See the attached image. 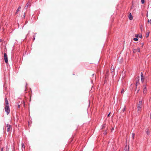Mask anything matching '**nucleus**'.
Segmentation results:
<instances>
[{
	"label": "nucleus",
	"mask_w": 151,
	"mask_h": 151,
	"mask_svg": "<svg viewBox=\"0 0 151 151\" xmlns=\"http://www.w3.org/2000/svg\"><path fill=\"white\" fill-rule=\"evenodd\" d=\"M5 110L7 114L8 115L10 112V109L9 106H6L5 107Z\"/></svg>",
	"instance_id": "f257e3e1"
},
{
	"label": "nucleus",
	"mask_w": 151,
	"mask_h": 151,
	"mask_svg": "<svg viewBox=\"0 0 151 151\" xmlns=\"http://www.w3.org/2000/svg\"><path fill=\"white\" fill-rule=\"evenodd\" d=\"M142 101L141 100L139 101V103L138 104V111H140L141 110V109L142 107Z\"/></svg>",
	"instance_id": "f03ea898"
},
{
	"label": "nucleus",
	"mask_w": 151,
	"mask_h": 151,
	"mask_svg": "<svg viewBox=\"0 0 151 151\" xmlns=\"http://www.w3.org/2000/svg\"><path fill=\"white\" fill-rule=\"evenodd\" d=\"M139 77H137L135 78V81H136V86L137 87V86H138L139 85Z\"/></svg>",
	"instance_id": "7ed1b4c3"
},
{
	"label": "nucleus",
	"mask_w": 151,
	"mask_h": 151,
	"mask_svg": "<svg viewBox=\"0 0 151 151\" xmlns=\"http://www.w3.org/2000/svg\"><path fill=\"white\" fill-rule=\"evenodd\" d=\"M4 59L5 60V62L7 63L8 62V58L7 54L6 53H5L4 54Z\"/></svg>",
	"instance_id": "20e7f679"
},
{
	"label": "nucleus",
	"mask_w": 151,
	"mask_h": 151,
	"mask_svg": "<svg viewBox=\"0 0 151 151\" xmlns=\"http://www.w3.org/2000/svg\"><path fill=\"white\" fill-rule=\"evenodd\" d=\"M31 3L29 2V1L26 4V6L24 8V9L25 10H26L30 6V4Z\"/></svg>",
	"instance_id": "39448f33"
},
{
	"label": "nucleus",
	"mask_w": 151,
	"mask_h": 151,
	"mask_svg": "<svg viewBox=\"0 0 151 151\" xmlns=\"http://www.w3.org/2000/svg\"><path fill=\"white\" fill-rule=\"evenodd\" d=\"M5 102L6 106H9V102L6 97L5 98Z\"/></svg>",
	"instance_id": "423d86ee"
},
{
	"label": "nucleus",
	"mask_w": 151,
	"mask_h": 151,
	"mask_svg": "<svg viewBox=\"0 0 151 151\" xmlns=\"http://www.w3.org/2000/svg\"><path fill=\"white\" fill-rule=\"evenodd\" d=\"M128 18L130 20H132L133 19V17L131 15V13H130L128 16Z\"/></svg>",
	"instance_id": "0eeeda50"
},
{
	"label": "nucleus",
	"mask_w": 151,
	"mask_h": 151,
	"mask_svg": "<svg viewBox=\"0 0 151 151\" xmlns=\"http://www.w3.org/2000/svg\"><path fill=\"white\" fill-rule=\"evenodd\" d=\"M143 91L144 94L146 93L147 92V88L146 86L145 85L144 88L143 89Z\"/></svg>",
	"instance_id": "6e6552de"
},
{
	"label": "nucleus",
	"mask_w": 151,
	"mask_h": 151,
	"mask_svg": "<svg viewBox=\"0 0 151 151\" xmlns=\"http://www.w3.org/2000/svg\"><path fill=\"white\" fill-rule=\"evenodd\" d=\"M21 8V7L20 6H19L18 7V9L16 10V12H15V14H17L18 13V12L20 10Z\"/></svg>",
	"instance_id": "1a4fd4ad"
},
{
	"label": "nucleus",
	"mask_w": 151,
	"mask_h": 151,
	"mask_svg": "<svg viewBox=\"0 0 151 151\" xmlns=\"http://www.w3.org/2000/svg\"><path fill=\"white\" fill-rule=\"evenodd\" d=\"M146 132L148 135H149L150 134V132L147 129H146Z\"/></svg>",
	"instance_id": "9d476101"
},
{
	"label": "nucleus",
	"mask_w": 151,
	"mask_h": 151,
	"mask_svg": "<svg viewBox=\"0 0 151 151\" xmlns=\"http://www.w3.org/2000/svg\"><path fill=\"white\" fill-rule=\"evenodd\" d=\"M7 127V131L8 132H9L10 130V129L11 128V127Z\"/></svg>",
	"instance_id": "9b49d317"
},
{
	"label": "nucleus",
	"mask_w": 151,
	"mask_h": 151,
	"mask_svg": "<svg viewBox=\"0 0 151 151\" xmlns=\"http://www.w3.org/2000/svg\"><path fill=\"white\" fill-rule=\"evenodd\" d=\"M141 78H144V76H143V74L141 72Z\"/></svg>",
	"instance_id": "f8f14e48"
},
{
	"label": "nucleus",
	"mask_w": 151,
	"mask_h": 151,
	"mask_svg": "<svg viewBox=\"0 0 151 151\" xmlns=\"http://www.w3.org/2000/svg\"><path fill=\"white\" fill-rule=\"evenodd\" d=\"M125 109H126V108H125V106L124 108L122 109V112H124L125 111Z\"/></svg>",
	"instance_id": "ddd939ff"
},
{
	"label": "nucleus",
	"mask_w": 151,
	"mask_h": 151,
	"mask_svg": "<svg viewBox=\"0 0 151 151\" xmlns=\"http://www.w3.org/2000/svg\"><path fill=\"white\" fill-rule=\"evenodd\" d=\"M132 137L133 139H134V137L135 136V134L134 133H133L132 134Z\"/></svg>",
	"instance_id": "4468645a"
},
{
	"label": "nucleus",
	"mask_w": 151,
	"mask_h": 151,
	"mask_svg": "<svg viewBox=\"0 0 151 151\" xmlns=\"http://www.w3.org/2000/svg\"><path fill=\"white\" fill-rule=\"evenodd\" d=\"M137 51L138 52H140V49L139 48H137Z\"/></svg>",
	"instance_id": "2eb2a0df"
},
{
	"label": "nucleus",
	"mask_w": 151,
	"mask_h": 151,
	"mask_svg": "<svg viewBox=\"0 0 151 151\" xmlns=\"http://www.w3.org/2000/svg\"><path fill=\"white\" fill-rule=\"evenodd\" d=\"M133 40L135 41H137L138 40V39L137 38H134Z\"/></svg>",
	"instance_id": "dca6fc26"
},
{
	"label": "nucleus",
	"mask_w": 151,
	"mask_h": 151,
	"mask_svg": "<svg viewBox=\"0 0 151 151\" xmlns=\"http://www.w3.org/2000/svg\"><path fill=\"white\" fill-rule=\"evenodd\" d=\"M124 151H127V145H126L124 149Z\"/></svg>",
	"instance_id": "f3484780"
},
{
	"label": "nucleus",
	"mask_w": 151,
	"mask_h": 151,
	"mask_svg": "<svg viewBox=\"0 0 151 151\" xmlns=\"http://www.w3.org/2000/svg\"><path fill=\"white\" fill-rule=\"evenodd\" d=\"M135 37H140V36L138 34H136L135 35Z\"/></svg>",
	"instance_id": "a211bd4d"
},
{
	"label": "nucleus",
	"mask_w": 151,
	"mask_h": 151,
	"mask_svg": "<svg viewBox=\"0 0 151 151\" xmlns=\"http://www.w3.org/2000/svg\"><path fill=\"white\" fill-rule=\"evenodd\" d=\"M124 89H122V90L121 91V93L122 94L124 93Z\"/></svg>",
	"instance_id": "6ab92c4d"
},
{
	"label": "nucleus",
	"mask_w": 151,
	"mask_h": 151,
	"mask_svg": "<svg viewBox=\"0 0 151 151\" xmlns=\"http://www.w3.org/2000/svg\"><path fill=\"white\" fill-rule=\"evenodd\" d=\"M148 22L150 23V24H151V19L150 20L148 19Z\"/></svg>",
	"instance_id": "aec40b11"
},
{
	"label": "nucleus",
	"mask_w": 151,
	"mask_h": 151,
	"mask_svg": "<svg viewBox=\"0 0 151 151\" xmlns=\"http://www.w3.org/2000/svg\"><path fill=\"white\" fill-rule=\"evenodd\" d=\"M141 2L142 4H144L145 2V0H141Z\"/></svg>",
	"instance_id": "412c9836"
},
{
	"label": "nucleus",
	"mask_w": 151,
	"mask_h": 151,
	"mask_svg": "<svg viewBox=\"0 0 151 151\" xmlns=\"http://www.w3.org/2000/svg\"><path fill=\"white\" fill-rule=\"evenodd\" d=\"M149 32H147L146 34V37L147 38L149 36Z\"/></svg>",
	"instance_id": "4be33fe9"
},
{
	"label": "nucleus",
	"mask_w": 151,
	"mask_h": 151,
	"mask_svg": "<svg viewBox=\"0 0 151 151\" xmlns=\"http://www.w3.org/2000/svg\"><path fill=\"white\" fill-rule=\"evenodd\" d=\"M6 126L7 127H12V126L9 124H7L6 125Z\"/></svg>",
	"instance_id": "5701e85b"
},
{
	"label": "nucleus",
	"mask_w": 151,
	"mask_h": 151,
	"mask_svg": "<svg viewBox=\"0 0 151 151\" xmlns=\"http://www.w3.org/2000/svg\"><path fill=\"white\" fill-rule=\"evenodd\" d=\"M141 81L142 82H144V78H141Z\"/></svg>",
	"instance_id": "b1692460"
},
{
	"label": "nucleus",
	"mask_w": 151,
	"mask_h": 151,
	"mask_svg": "<svg viewBox=\"0 0 151 151\" xmlns=\"http://www.w3.org/2000/svg\"><path fill=\"white\" fill-rule=\"evenodd\" d=\"M141 47H143V45H144V43H141Z\"/></svg>",
	"instance_id": "393cba45"
},
{
	"label": "nucleus",
	"mask_w": 151,
	"mask_h": 151,
	"mask_svg": "<svg viewBox=\"0 0 151 151\" xmlns=\"http://www.w3.org/2000/svg\"><path fill=\"white\" fill-rule=\"evenodd\" d=\"M137 50L136 49H134L133 50V52H137Z\"/></svg>",
	"instance_id": "a878e982"
},
{
	"label": "nucleus",
	"mask_w": 151,
	"mask_h": 151,
	"mask_svg": "<svg viewBox=\"0 0 151 151\" xmlns=\"http://www.w3.org/2000/svg\"><path fill=\"white\" fill-rule=\"evenodd\" d=\"M22 147H24V144H22Z\"/></svg>",
	"instance_id": "bb28decb"
},
{
	"label": "nucleus",
	"mask_w": 151,
	"mask_h": 151,
	"mask_svg": "<svg viewBox=\"0 0 151 151\" xmlns=\"http://www.w3.org/2000/svg\"><path fill=\"white\" fill-rule=\"evenodd\" d=\"M25 13H24V15H23V18H25Z\"/></svg>",
	"instance_id": "cd10ccee"
},
{
	"label": "nucleus",
	"mask_w": 151,
	"mask_h": 151,
	"mask_svg": "<svg viewBox=\"0 0 151 151\" xmlns=\"http://www.w3.org/2000/svg\"><path fill=\"white\" fill-rule=\"evenodd\" d=\"M18 108H20V105H18Z\"/></svg>",
	"instance_id": "c85d7f7f"
},
{
	"label": "nucleus",
	"mask_w": 151,
	"mask_h": 151,
	"mask_svg": "<svg viewBox=\"0 0 151 151\" xmlns=\"http://www.w3.org/2000/svg\"><path fill=\"white\" fill-rule=\"evenodd\" d=\"M139 89L137 91V93H138L139 91Z\"/></svg>",
	"instance_id": "c756f323"
},
{
	"label": "nucleus",
	"mask_w": 151,
	"mask_h": 151,
	"mask_svg": "<svg viewBox=\"0 0 151 151\" xmlns=\"http://www.w3.org/2000/svg\"><path fill=\"white\" fill-rule=\"evenodd\" d=\"M110 113L109 114H108V116H108V117H109V115H110Z\"/></svg>",
	"instance_id": "7c9ffc66"
},
{
	"label": "nucleus",
	"mask_w": 151,
	"mask_h": 151,
	"mask_svg": "<svg viewBox=\"0 0 151 151\" xmlns=\"http://www.w3.org/2000/svg\"><path fill=\"white\" fill-rule=\"evenodd\" d=\"M104 125H103V126L102 129H103V128H104Z\"/></svg>",
	"instance_id": "2f4dec72"
},
{
	"label": "nucleus",
	"mask_w": 151,
	"mask_h": 151,
	"mask_svg": "<svg viewBox=\"0 0 151 151\" xmlns=\"http://www.w3.org/2000/svg\"><path fill=\"white\" fill-rule=\"evenodd\" d=\"M23 104H24V106L25 102H24V101H23Z\"/></svg>",
	"instance_id": "473e14b6"
},
{
	"label": "nucleus",
	"mask_w": 151,
	"mask_h": 151,
	"mask_svg": "<svg viewBox=\"0 0 151 151\" xmlns=\"http://www.w3.org/2000/svg\"><path fill=\"white\" fill-rule=\"evenodd\" d=\"M94 74H93L92 75V76L93 77H94Z\"/></svg>",
	"instance_id": "72a5a7b5"
},
{
	"label": "nucleus",
	"mask_w": 151,
	"mask_h": 151,
	"mask_svg": "<svg viewBox=\"0 0 151 151\" xmlns=\"http://www.w3.org/2000/svg\"><path fill=\"white\" fill-rule=\"evenodd\" d=\"M114 129V128H112L111 129V130H113Z\"/></svg>",
	"instance_id": "f704fd0d"
},
{
	"label": "nucleus",
	"mask_w": 151,
	"mask_h": 151,
	"mask_svg": "<svg viewBox=\"0 0 151 151\" xmlns=\"http://www.w3.org/2000/svg\"><path fill=\"white\" fill-rule=\"evenodd\" d=\"M142 37V35H140V37H140L141 38V37Z\"/></svg>",
	"instance_id": "c9c22d12"
},
{
	"label": "nucleus",
	"mask_w": 151,
	"mask_h": 151,
	"mask_svg": "<svg viewBox=\"0 0 151 151\" xmlns=\"http://www.w3.org/2000/svg\"><path fill=\"white\" fill-rule=\"evenodd\" d=\"M137 88V87H136H136H135V90Z\"/></svg>",
	"instance_id": "e433bc0d"
},
{
	"label": "nucleus",
	"mask_w": 151,
	"mask_h": 151,
	"mask_svg": "<svg viewBox=\"0 0 151 151\" xmlns=\"http://www.w3.org/2000/svg\"><path fill=\"white\" fill-rule=\"evenodd\" d=\"M150 118L151 119V112L150 115Z\"/></svg>",
	"instance_id": "4c0bfd02"
},
{
	"label": "nucleus",
	"mask_w": 151,
	"mask_h": 151,
	"mask_svg": "<svg viewBox=\"0 0 151 151\" xmlns=\"http://www.w3.org/2000/svg\"><path fill=\"white\" fill-rule=\"evenodd\" d=\"M3 151V148H1V151Z\"/></svg>",
	"instance_id": "58836bf2"
},
{
	"label": "nucleus",
	"mask_w": 151,
	"mask_h": 151,
	"mask_svg": "<svg viewBox=\"0 0 151 151\" xmlns=\"http://www.w3.org/2000/svg\"><path fill=\"white\" fill-rule=\"evenodd\" d=\"M148 16V14H147V17Z\"/></svg>",
	"instance_id": "ea45409f"
},
{
	"label": "nucleus",
	"mask_w": 151,
	"mask_h": 151,
	"mask_svg": "<svg viewBox=\"0 0 151 151\" xmlns=\"http://www.w3.org/2000/svg\"><path fill=\"white\" fill-rule=\"evenodd\" d=\"M35 39V37H34V40Z\"/></svg>",
	"instance_id": "a19ab883"
}]
</instances>
